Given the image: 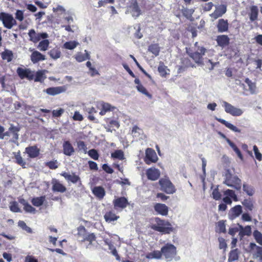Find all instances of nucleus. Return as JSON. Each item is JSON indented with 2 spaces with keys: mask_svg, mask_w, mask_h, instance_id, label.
Returning a JSON list of instances; mask_svg holds the SVG:
<instances>
[{
  "mask_svg": "<svg viewBox=\"0 0 262 262\" xmlns=\"http://www.w3.org/2000/svg\"><path fill=\"white\" fill-rule=\"evenodd\" d=\"M224 184L236 190H240L242 188V181L237 176L232 174L229 170L226 171Z\"/></svg>",
  "mask_w": 262,
  "mask_h": 262,
  "instance_id": "f257e3e1",
  "label": "nucleus"
},
{
  "mask_svg": "<svg viewBox=\"0 0 262 262\" xmlns=\"http://www.w3.org/2000/svg\"><path fill=\"white\" fill-rule=\"evenodd\" d=\"M162 256L167 261H169L176 256L177 253V248L172 244L167 243L161 249Z\"/></svg>",
  "mask_w": 262,
  "mask_h": 262,
  "instance_id": "f03ea898",
  "label": "nucleus"
},
{
  "mask_svg": "<svg viewBox=\"0 0 262 262\" xmlns=\"http://www.w3.org/2000/svg\"><path fill=\"white\" fill-rule=\"evenodd\" d=\"M158 184L160 186V190L167 194H173L176 191L174 185L167 177L161 178Z\"/></svg>",
  "mask_w": 262,
  "mask_h": 262,
  "instance_id": "7ed1b4c3",
  "label": "nucleus"
},
{
  "mask_svg": "<svg viewBox=\"0 0 262 262\" xmlns=\"http://www.w3.org/2000/svg\"><path fill=\"white\" fill-rule=\"evenodd\" d=\"M0 20L2 22L4 27L8 29H12L17 24L16 20L13 15L5 12H0Z\"/></svg>",
  "mask_w": 262,
  "mask_h": 262,
  "instance_id": "20e7f679",
  "label": "nucleus"
},
{
  "mask_svg": "<svg viewBox=\"0 0 262 262\" xmlns=\"http://www.w3.org/2000/svg\"><path fill=\"white\" fill-rule=\"evenodd\" d=\"M206 49L203 47H198L196 51L189 53V56L198 64H202L203 62V56L205 55Z\"/></svg>",
  "mask_w": 262,
  "mask_h": 262,
  "instance_id": "39448f33",
  "label": "nucleus"
},
{
  "mask_svg": "<svg viewBox=\"0 0 262 262\" xmlns=\"http://www.w3.org/2000/svg\"><path fill=\"white\" fill-rule=\"evenodd\" d=\"M223 106L225 112L233 116H239L243 113L241 109L235 107L226 101L223 102Z\"/></svg>",
  "mask_w": 262,
  "mask_h": 262,
  "instance_id": "423d86ee",
  "label": "nucleus"
},
{
  "mask_svg": "<svg viewBox=\"0 0 262 262\" xmlns=\"http://www.w3.org/2000/svg\"><path fill=\"white\" fill-rule=\"evenodd\" d=\"M145 162L146 164L149 165L152 163H156L158 161V157L155 151L150 148H148L146 150Z\"/></svg>",
  "mask_w": 262,
  "mask_h": 262,
  "instance_id": "0eeeda50",
  "label": "nucleus"
},
{
  "mask_svg": "<svg viewBox=\"0 0 262 262\" xmlns=\"http://www.w3.org/2000/svg\"><path fill=\"white\" fill-rule=\"evenodd\" d=\"M16 72L21 79L27 78L29 80H32L34 79V74L30 69L18 68Z\"/></svg>",
  "mask_w": 262,
  "mask_h": 262,
  "instance_id": "6e6552de",
  "label": "nucleus"
},
{
  "mask_svg": "<svg viewBox=\"0 0 262 262\" xmlns=\"http://www.w3.org/2000/svg\"><path fill=\"white\" fill-rule=\"evenodd\" d=\"M30 40L36 43L39 41L41 38L46 39L48 37L47 33H36L34 29H31L28 33Z\"/></svg>",
  "mask_w": 262,
  "mask_h": 262,
  "instance_id": "1a4fd4ad",
  "label": "nucleus"
},
{
  "mask_svg": "<svg viewBox=\"0 0 262 262\" xmlns=\"http://www.w3.org/2000/svg\"><path fill=\"white\" fill-rule=\"evenodd\" d=\"M113 203L114 208L116 210L118 209H123L126 208L129 204L127 199L124 196L119 197L114 199Z\"/></svg>",
  "mask_w": 262,
  "mask_h": 262,
  "instance_id": "9d476101",
  "label": "nucleus"
},
{
  "mask_svg": "<svg viewBox=\"0 0 262 262\" xmlns=\"http://www.w3.org/2000/svg\"><path fill=\"white\" fill-rule=\"evenodd\" d=\"M146 175L148 180L156 181L160 177V171L158 169L152 167L146 170Z\"/></svg>",
  "mask_w": 262,
  "mask_h": 262,
  "instance_id": "9b49d317",
  "label": "nucleus"
},
{
  "mask_svg": "<svg viewBox=\"0 0 262 262\" xmlns=\"http://www.w3.org/2000/svg\"><path fill=\"white\" fill-rule=\"evenodd\" d=\"M227 11V6L225 5H221L216 7L213 13L210 14V16L213 19L222 17Z\"/></svg>",
  "mask_w": 262,
  "mask_h": 262,
  "instance_id": "f8f14e48",
  "label": "nucleus"
},
{
  "mask_svg": "<svg viewBox=\"0 0 262 262\" xmlns=\"http://www.w3.org/2000/svg\"><path fill=\"white\" fill-rule=\"evenodd\" d=\"M247 251L253 253L256 257H259L260 259H262V247L257 246L255 244L250 243Z\"/></svg>",
  "mask_w": 262,
  "mask_h": 262,
  "instance_id": "ddd939ff",
  "label": "nucleus"
},
{
  "mask_svg": "<svg viewBox=\"0 0 262 262\" xmlns=\"http://www.w3.org/2000/svg\"><path fill=\"white\" fill-rule=\"evenodd\" d=\"M25 152L28 155L30 158L37 157L40 153V149L37 145L29 146L25 148Z\"/></svg>",
  "mask_w": 262,
  "mask_h": 262,
  "instance_id": "4468645a",
  "label": "nucleus"
},
{
  "mask_svg": "<svg viewBox=\"0 0 262 262\" xmlns=\"http://www.w3.org/2000/svg\"><path fill=\"white\" fill-rule=\"evenodd\" d=\"M31 61L33 63H36L39 61L46 60V56L39 51L33 50L30 56Z\"/></svg>",
  "mask_w": 262,
  "mask_h": 262,
  "instance_id": "2eb2a0df",
  "label": "nucleus"
},
{
  "mask_svg": "<svg viewBox=\"0 0 262 262\" xmlns=\"http://www.w3.org/2000/svg\"><path fill=\"white\" fill-rule=\"evenodd\" d=\"M60 174L68 181H70L74 184L77 182H79L80 184H81L80 177L76 175L75 173L73 172L72 174H70L66 172H63Z\"/></svg>",
  "mask_w": 262,
  "mask_h": 262,
  "instance_id": "dca6fc26",
  "label": "nucleus"
},
{
  "mask_svg": "<svg viewBox=\"0 0 262 262\" xmlns=\"http://www.w3.org/2000/svg\"><path fill=\"white\" fill-rule=\"evenodd\" d=\"M134 82L137 84L136 88L138 92L147 96L148 98H152V95L150 94L142 84L138 78H136Z\"/></svg>",
  "mask_w": 262,
  "mask_h": 262,
  "instance_id": "f3484780",
  "label": "nucleus"
},
{
  "mask_svg": "<svg viewBox=\"0 0 262 262\" xmlns=\"http://www.w3.org/2000/svg\"><path fill=\"white\" fill-rule=\"evenodd\" d=\"M216 27L217 31L220 33L227 32L229 30V24L227 19L223 18L218 20Z\"/></svg>",
  "mask_w": 262,
  "mask_h": 262,
  "instance_id": "a211bd4d",
  "label": "nucleus"
},
{
  "mask_svg": "<svg viewBox=\"0 0 262 262\" xmlns=\"http://www.w3.org/2000/svg\"><path fill=\"white\" fill-rule=\"evenodd\" d=\"M66 91V88L64 86H60L56 87L49 88L46 89V92L50 95L54 96L59 94Z\"/></svg>",
  "mask_w": 262,
  "mask_h": 262,
  "instance_id": "6ab92c4d",
  "label": "nucleus"
},
{
  "mask_svg": "<svg viewBox=\"0 0 262 262\" xmlns=\"http://www.w3.org/2000/svg\"><path fill=\"white\" fill-rule=\"evenodd\" d=\"M216 41L218 46L224 48L229 45L230 38L226 35H220L216 37Z\"/></svg>",
  "mask_w": 262,
  "mask_h": 262,
  "instance_id": "aec40b11",
  "label": "nucleus"
},
{
  "mask_svg": "<svg viewBox=\"0 0 262 262\" xmlns=\"http://www.w3.org/2000/svg\"><path fill=\"white\" fill-rule=\"evenodd\" d=\"M155 210L159 214L166 216L168 213V207L164 204L157 203L154 206Z\"/></svg>",
  "mask_w": 262,
  "mask_h": 262,
  "instance_id": "412c9836",
  "label": "nucleus"
},
{
  "mask_svg": "<svg viewBox=\"0 0 262 262\" xmlns=\"http://www.w3.org/2000/svg\"><path fill=\"white\" fill-rule=\"evenodd\" d=\"M246 84H243L244 89L245 91H248L251 94H253L256 91L255 84L251 81L248 78L245 79Z\"/></svg>",
  "mask_w": 262,
  "mask_h": 262,
  "instance_id": "4be33fe9",
  "label": "nucleus"
},
{
  "mask_svg": "<svg viewBox=\"0 0 262 262\" xmlns=\"http://www.w3.org/2000/svg\"><path fill=\"white\" fill-rule=\"evenodd\" d=\"M242 212V206L239 205H237L230 209L229 212V215L231 219H233L239 216Z\"/></svg>",
  "mask_w": 262,
  "mask_h": 262,
  "instance_id": "5701e85b",
  "label": "nucleus"
},
{
  "mask_svg": "<svg viewBox=\"0 0 262 262\" xmlns=\"http://www.w3.org/2000/svg\"><path fill=\"white\" fill-rule=\"evenodd\" d=\"M63 152L68 156H71L74 152V149L69 141H64L63 143Z\"/></svg>",
  "mask_w": 262,
  "mask_h": 262,
  "instance_id": "b1692460",
  "label": "nucleus"
},
{
  "mask_svg": "<svg viewBox=\"0 0 262 262\" xmlns=\"http://www.w3.org/2000/svg\"><path fill=\"white\" fill-rule=\"evenodd\" d=\"M105 244L108 246L109 249L111 251V253L115 256L117 260H120V257L118 254L117 251L114 246L115 243H113V242L110 241L107 239H104Z\"/></svg>",
  "mask_w": 262,
  "mask_h": 262,
  "instance_id": "393cba45",
  "label": "nucleus"
},
{
  "mask_svg": "<svg viewBox=\"0 0 262 262\" xmlns=\"http://www.w3.org/2000/svg\"><path fill=\"white\" fill-rule=\"evenodd\" d=\"M52 189L54 192L60 193H64L67 190L66 187L63 184L56 180L52 182Z\"/></svg>",
  "mask_w": 262,
  "mask_h": 262,
  "instance_id": "a878e982",
  "label": "nucleus"
},
{
  "mask_svg": "<svg viewBox=\"0 0 262 262\" xmlns=\"http://www.w3.org/2000/svg\"><path fill=\"white\" fill-rule=\"evenodd\" d=\"M92 192L99 199H102L105 195V191L102 186H96L92 189Z\"/></svg>",
  "mask_w": 262,
  "mask_h": 262,
  "instance_id": "bb28decb",
  "label": "nucleus"
},
{
  "mask_svg": "<svg viewBox=\"0 0 262 262\" xmlns=\"http://www.w3.org/2000/svg\"><path fill=\"white\" fill-rule=\"evenodd\" d=\"M220 134L221 135V136L223 137L226 138V140L227 143L231 146V147L233 149V150L235 152V153L237 154V155L239 157V158H240L241 160H243V155H242L240 150L236 146V145L233 142H232L229 139L226 138L225 135H224L223 134L221 133H220Z\"/></svg>",
  "mask_w": 262,
  "mask_h": 262,
  "instance_id": "cd10ccee",
  "label": "nucleus"
},
{
  "mask_svg": "<svg viewBox=\"0 0 262 262\" xmlns=\"http://www.w3.org/2000/svg\"><path fill=\"white\" fill-rule=\"evenodd\" d=\"M220 134L221 135V136L223 137L226 138V140L227 143L231 146V147L233 149V150L235 152V153L237 154V155L239 157V158H240L241 160H243V155H242L240 150L236 146V145L233 142H232L229 139L226 138L225 135H224L223 134L221 133H220Z\"/></svg>",
  "mask_w": 262,
  "mask_h": 262,
  "instance_id": "c85d7f7f",
  "label": "nucleus"
},
{
  "mask_svg": "<svg viewBox=\"0 0 262 262\" xmlns=\"http://www.w3.org/2000/svg\"><path fill=\"white\" fill-rule=\"evenodd\" d=\"M216 120L220 123L224 124L226 127L230 129V130L237 133H241V130L237 127L233 125L232 124L228 122L224 119L221 118H216Z\"/></svg>",
  "mask_w": 262,
  "mask_h": 262,
  "instance_id": "c756f323",
  "label": "nucleus"
},
{
  "mask_svg": "<svg viewBox=\"0 0 262 262\" xmlns=\"http://www.w3.org/2000/svg\"><path fill=\"white\" fill-rule=\"evenodd\" d=\"M240 252L238 249L236 248L231 250L229 253L228 255V262H232L235 260H237L239 258Z\"/></svg>",
  "mask_w": 262,
  "mask_h": 262,
  "instance_id": "7c9ffc66",
  "label": "nucleus"
},
{
  "mask_svg": "<svg viewBox=\"0 0 262 262\" xmlns=\"http://www.w3.org/2000/svg\"><path fill=\"white\" fill-rule=\"evenodd\" d=\"M46 201V196L42 195L38 197L33 198L31 202L34 206L40 207L42 206Z\"/></svg>",
  "mask_w": 262,
  "mask_h": 262,
  "instance_id": "2f4dec72",
  "label": "nucleus"
},
{
  "mask_svg": "<svg viewBox=\"0 0 262 262\" xmlns=\"http://www.w3.org/2000/svg\"><path fill=\"white\" fill-rule=\"evenodd\" d=\"M1 54L2 59L6 60L8 62H11L13 58L12 51L8 49H5Z\"/></svg>",
  "mask_w": 262,
  "mask_h": 262,
  "instance_id": "473e14b6",
  "label": "nucleus"
},
{
  "mask_svg": "<svg viewBox=\"0 0 262 262\" xmlns=\"http://www.w3.org/2000/svg\"><path fill=\"white\" fill-rule=\"evenodd\" d=\"M130 7V13L133 17H137L141 14V10L137 2H134Z\"/></svg>",
  "mask_w": 262,
  "mask_h": 262,
  "instance_id": "72a5a7b5",
  "label": "nucleus"
},
{
  "mask_svg": "<svg viewBox=\"0 0 262 262\" xmlns=\"http://www.w3.org/2000/svg\"><path fill=\"white\" fill-rule=\"evenodd\" d=\"M85 54L81 52H78L75 56V58L78 62H82L87 59H90V55L86 50H85Z\"/></svg>",
  "mask_w": 262,
  "mask_h": 262,
  "instance_id": "f704fd0d",
  "label": "nucleus"
},
{
  "mask_svg": "<svg viewBox=\"0 0 262 262\" xmlns=\"http://www.w3.org/2000/svg\"><path fill=\"white\" fill-rule=\"evenodd\" d=\"M145 257L149 259H161L162 258L161 250H154L151 252L148 253L146 254Z\"/></svg>",
  "mask_w": 262,
  "mask_h": 262,
  "instance_id": "c9c22d12",
  "label": "nucleus"
},
{
  "mask_svg": "<svg viewBox=\"0 0 262 262\" xmlns=\"http://www.w3.org/2000/svg\"><path fill=\"white\" fill-rule=\"evenodd\" d=\"M46 78L45 71L39 70L34 75V80L35 82H43Z\"/></svg>",
  "mask_w": 262,
  "mask_h": 262,
  "instance_id": "e433bc0d",
  "label": "nucleus"
},
{
  "mask_svg": "<svg viewBox=\"0 0 262 262\" xmlns=\"http://www.w3.org/2000/svg\"><path fill=\"white\" fill-rule=\"evenodd\" d=\"M243 190L249 196H252L255 193L254 188L252 185L246 183L243 184Z\"/></svg>",
  "mask_w": 262,
  "mask_h": 262,
  "instance_id": "4c0bfd02",
  "label": "nucleus"
},
{
  "mask_svg": "<svg viewBox=\"0 0 262 262\" xmlns=\"http://www.w3.org/2000/svg\"><path fill=\"white\" fill-rule=\"evenodd\" d=\"M148 50L155 56H157L159 54L160 48L158 43H152L148 46Z\"/></svg>",
  "mask_w": 262,
  "mask_h": 262,
  "instance_id": "58836bf2",
  "label": "nucleus"
},
{
  "mask_svg": "<svg viewBox=\"0 0 262 262\" xmlns=\"http://www.w3.org/2000/svg\"><path fill=\"white\" fill-rule=\"evenodd\" d=\"M242 204L247 211H252L254 208L253 202L250 199L244 200Z\"/></svg>",
  "mask_w": 262,
  "mask_h": 262,
  "instance_id": "ea45409f",
  "label": "nucleus"
},
{
  "mask_svg": "<svg viewBox=\"0 0 262 262\" xmlns=\"http://www.w3.org/2000/svg\"><path fill=\"white\" fill-rule=\"evenodd\" d=\"M106 122L107 123L108 126V129H107V131H112L111 128H113L114 127L118 128L120 126V124L117 120H111L110 118H107Z\"/></svg>",
  "mask_w": 262,
  "mask_h": 262,
  "instance_id": "a19ab883",
  "label": "nucleus"
},
{
  "mask_svg": "<svg viewBox=\"0 0 262 262\" xmlns=\"http://www.w3.org/2000/svg\"><path fill=\"white\" fill-rule=\"evenodd\" d=\"M104 219L106 222H111L117 220L119 218L116 214L112 211L106 212L104 216Z\"/></svg>",
  "mask_w": 262,
  "mask_h": 262,
  "instance_id": "79ce46f5",
  "label": "nucleus"
},
{
  "mask_svg": "<svg viewBox=\"0 0 262 262\" xmlns=\"http://www.w3.org/2000/svg\"><path fill=\"white\" fill-rule=\"evenodd\" d=\"M258 10L257 6H252L250 9V19L251 21L256 20L257 19Z\"/></svg>",
  "mask_w": 262,
  "mask_h": 262,
  "instance_id": "37998d69",
  "label": "nucleus"
},
{
  "mask_svg": "<svg viewBox=\"0 0 262 262\" xmlns=\"http://www.w3.org/2000/svg\"><path fill=\"white\" fill-rule=\"evenodd\" d=\"M49 44V40L44 39L39 42L37 48L41 51H45L48 50Z\"/></svg>",
  "mask_w": 262,
  "mask_h": 262,
  "instance_id": "c03bdc74",
  "label": "nucleus"
},
{
  "mask_svg": "<svg viewBox=\"0 0 262 262\" xmlns=\"http://www.w3.org/2000/svg\"><path fill=\"white\" fill-rule=\"evenodd\" d=\"M158 70L160 76L163 77H165L168 74L167 71H169L167 67L165 66L163 62L160 63Z\"/></svg>",
  "mask_w": 262,
  "mask_h": 262,
  "instance_id": "a18cd8bd",
  "label": "nucleus"
},
{
  "mask_svg": "<svg viewBox=\"0 0 262 262\" xmlns=\"http://www.w3.org/2000/svg\"><path fill=\"white\" fill-rule=\"evenodd\" d=\"M50 57L54 59L59 58L61 55V52L58 49L54 48L48 52Z\"/></svg>",
  "mask_w": 262,
  "mask_h": 262,
  "instance_id": "49530a36",
  "label": "nucleus"
},
{
  "mask_svg": "<svg viewBox=\"0 0 262 262\" xmlns=\"http://www.w3.org/2000/svg\"><path fill=\"white\" fill-rule=\"evenodd\" d=\"M15 159L17 164L20 165L23 168L26 167V163L21 156L19 151L15 155Z\"/></svg>",
  "mask_w": 262,
  "mask_h": 262,
  "instance_id": "de8ad7c7",
  "label": "nucleus"
},
{
  "mask_svg": "<svg viewBox=\"0 0 262 262\" xmlns=\"http://www.w3.org/2000/svg\"><path fill=\"white\" fill-rule=\"evenodd\" d=\"M9 132L12 134L13 136V138L15 140H17L18 139V132L19 131V128L17 127L14 126L13 125H11V126L9 128Z\"/></svg>",
  "mask_w": 262,
  "mask_h": 262,
  "instance_id": "09e8293b",
  "label": "nucleus"
},
{
  "mask_svg": "<svg viewBox=\"0 0 262 262\" xmlns=\"http://www.w3.org/2000/svg\"><path fill=\"white\" fill-rule=\"evenodd\" d=\"M111 157L114 159H118L119 160L124 159V153L121 150H116L112 153Z\"/></svg>",
  "mask_w": 262,
  "mask_h": 262,
  "instance_id": "8fccbe9b",
  "label": "nucleus"
},
{
  "mask_svg": "<svg viewBox=\"0 0 262 262\" xmlns=\"http://www.w3.org/2000/svg\"><path fill=\"white\" fill-rule=\"evenodd\" d=\"M10 209L13 212H20L21 210L18 207V205L17 202L12 201L10 203L9 205Z\"/></svg>",
  "mask_w": 262,
  "mask_h": 262,
  "instance_id": "3c124183",
  "label": "nucleus"
},
{
  "mask_svg": "<svg viewBox=\"0 0 262 262\" xmlns=\"http://www.w3.org/2000/svg\"><path fill=\"white\" fill-rule=\"evenodd\" d=\"M78 43L75 41H70L65 42L63 45L64 48L69 50H73L75 48Z\"/></svg>",
  "mask_w": 262,
  "mask_h": 262,
  "instance_id": "603ef678",
  "label": "nucleus"
},
{
  "mask_svg": "<svg viewBox=\"0 0 262 262\" xmlns=\"http://www.w3.org/2000/svg\"><path fill=\"white\" fill-rule=\"evenodd\" d=\"M224 194L227 195L231 199H232L234 201H237V197L233 190L227 189L224 192Z\"/></svg>",
  "mask_w": 262,
  "mask_h": 262,
  "instance_id": "864d4df0",
  "label": "nucleus"
},
{
  "mask_svg": "<svg viewBox=\"0 0 262 262\" xmlns=\"http://www.w3.org/2000/svg\"><path fill=\"white\" fill-rule=\"evenodd\" d=\"M89 156L93 159L97 160L99 157V155L97 150L92 149L87 151Z\"/></svg>",
  "mask_w": 262,
  "mask_h": 262,
  "instance_id": "5fc2aeb1",
  "label": "nucleus"
},
{
  "mask_svg": "<svg viewBox=\"0 0 262 262\" xmlns=\"http://www.w3.org/2000/svg\"><path fill=\"white\" fill-rule=\"evenodd\" d=\"M45 165L51 169H55L57 168L58 166L57 160H53L46 162Z\"/></svg>",
  "mask_w": 262,
  "mask_h": 262,
  "instance_id": "6e6d98bb",
  "label": "nucleus"
},
{
  "mask_svg": "<svg viewBox=\"0 0 262 262\" xmlns=\"http://www.w3.org/2000/svg\"><path fill=\"white\" fill-rule=\"evenodd\" d=\"M182 64L185 68H193L194 67V65L191 62V60L187 57L183 58L182 59Z\"/></svg>",
  "mask_w": 262,
  "mask_h": 262,
  "instance_id": "4d7b16f0",
  "label": "nucleus"
},
{
  "mask_svg": "<svg viewBox=\"0 0 262 262\" xmlns=\"http://www.w3.org/2000/svg\"><path fill=\"white\" fill-rule=\"evenodd\" d=\"M102 108H103L106 112L113 111L116 107L112 106L111 104L106 102H102L101 104Z\"/></svg>",
  "mask_w": 262,
  "mask_h": 262,
  "instance_id": "13d9d810",
  "label": "nucleus"
},
{
  "mask_svg": "<svg viewBox=\"0 0 262 262\" xmlns=\"http://www.w3.org/2000/svg\"><path fill=\"white\" fill-rule=\"evenodd\" d=\"M77 147L79 150H83L86 154L87 152V146L83 141H79L77 142Z\"/></svg>",
  "mask_w": 262,
  "mask_h": 262,
  "instance_id": "bf43d9fd",
  "label": "nucleus"
},
{
  "mask_svg": "<svg viewBox=\"0 0 262 262\" xmlns=\"http://www.w3.org/2000/svg\"><path fill=\"white\" fill-rule=\"evenodd\" d=\"M96 239V236L95 235L94 233H91L86 236L82 240H81L82 242H85L88 241L90 244L92 243L93 242L95 241Z\"/></svg>",
  "mask_w": 262,
  "mask_h": 262,
  "instance_id": "052dcab7",
  "label": "nucleus"
},
{
  "mask_svg": "<svg viewBox=\"0 0 262 262\" xmlns=\"http://www.w3.org/2000/svg\"><path fill=\"white\" fill-rule=\"evenodd\" d=\"M218 241L219 242L220 249L225 250L227 247L225 239L223 237H220L218 238Z\"/></svg>",
  "mask_w": 262,
  "mask_h": 262,
  "instance_id": "680f3d73",
  "label": "nucleus"
},
{
  "mask_svg": "<svg viewBox=\"0 0 262 262\" xmlns=\"http://www.w3.org/2000/svg\"><path fill=\"white\" fill-rule=\"evenodd\" d=\"M24 210L26 212H29V213H35L36 211V210L35 208H34L33 207H32L31 205H30L29 203H28L27 204H26L24 207Z\"/></svg>",
  "mask_w": 262,
  "mask_h": 262,
  "instance_id": "e2e57ef3",
  "label": "nucleus"
},
{
  "mask_svg": "<svg viewBox=\"0 0 262 262\" xmlns=\"http://www.w3.org/2000/svg\"><path fill=\"white\" fill-rule=\"evenodd\" d=\"M15 18L19 20V21H21L24 19V11L20 10H16L15 12Z\"/></svg>",
  "mask_w": 262,
  "mask_h": 262,
  "instance_id": "0e129e2a",
  "label": "nucleus"
},
{
  "mask_svg": "<svg viewBox=\"0 0 262 262\" xmlns=\"http://www.w3.org/2000/svg\"><path fill=\"white\" fill-rule=\"evenodd\" d=\"M254 234L257 242L262 245V234L258 230H254Z\"/></svg>",
  "mask_w": 262,
  "mask_h": 262,
  "instance_id": "69168bd1",
  "label": "nucleus"
},
{
  "mask_svg": "<svg viewBox=\"0 0 262 262\" xmlns=\"http://www.w3.org/2000/svg\"><path fill=\"white\" fill-rule=\"evenodd\" d=\"M63 113L64 110L61 108L57 110H54L52 112L53 117H59L63 114Z\"/></svg>",
  "mask_w": 262,
  "mask_h": 262,
  "instance_id": "338daca9",
  "label": "nucleus"
},
{
  "mask_svg": "<svg viewBox=\"0 0 262 262\" xmlns=\"http://www.w3.org/2000/svg\"><path fill=\"white\" fill-rule=\"evenodd\" d=\"M181 11H182L183 15L187 18H189V17H190L193 13V12L191 11V10H189L187 8L182 9Z\"/></svg>",
  "mask_w": 262,
  "mask_h": 262,
  "instance_id": "774afa93",
  "label": "nucleus"
}]
</instances>
